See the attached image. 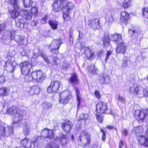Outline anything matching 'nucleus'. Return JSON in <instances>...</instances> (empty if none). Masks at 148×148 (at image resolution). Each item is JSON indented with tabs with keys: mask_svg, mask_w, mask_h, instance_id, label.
I'll return each instance as SVG.
<instances>
[{
	"mask_svg": "<svg viewBox=\"0 0 148 148\" xmlns=\"http://www.w3.org/2000/svg\"><path fill=\"white\" fill-rule=\"evenodd\" d=\"M26 112L24 110H19L17 111V114L18 115V116H16V117L19 118V120L22 119V117L25 116L26 114Z\"/></svg>",
	"mask_w": 148,
	"mask_h": 148,
	"instance_id": "obj_37",
	"label": "nucleus"
},
{
	"mask_svg": "<svg viewBox=\"0 0 148 148\" xmlns=\"http://www.w3.org/2000/svg\"><path fill=\"white\" fill-rule=\"evenodd\" d=\"M68 138L66 135L62 134L61 136L58 137L57 140L51 143L47 146L46 148H59V146L58 142L60 143L62 145L65 144L67 142Z\"/></svg>",
	"mask_w": 148,
	"mask_h": 148,
	"instance_id": "obj_3",
	"label": "nucleus"
},
{
	"mask_svg": "<svg viewBox=\"0 0 148 148\" xmlns=\"http://www.w3.org/2000/svg\"><path fill=\"white\" fill-rule=\"evenodd\" d=\"M123 145V143L122 140L119 143V148H122V147Z\"/></svg>",
	"mask_w": 148,
	"mask_h": 148,
	"instance_id": "obj_60",
	"label": "nucleus"
},
{
	"mask_svg": "<svg viewBox=\"0 0 148 148\" xmlns=\"http://www.w3.org/2000/svg\"><path fill=\"white\" fill-rule=\"evenodd\" d=\"M75 90L76 91V94L77 95V100L78 101V103H77V108H78L80 104V101H81V99H80V94L79 93V90L77 88H75Z\"/></svg>",
	"mask_w": 148,
	"mask_h": 148,
	"instance_id": "obj_34",
	"label": "nucleus"
},
{
	"mask_svg": "<svg viewBox=\"0 0 148 148\" xmlns=\"http://www.w3.org/2000/svg\"><path fill=\"white\" fill-rule=\"evenodd\" d=\"M44 60L45 61L48 63L49 64V60L48 59V58L47 57H45L44 58Z\"/></svg>",
	"mask_w": 148,
	"mask_h": 148,
	"instance_id": "obj_61",
	"label": "nucleus"
},
{
	"mask_svg": "<svg viewBox=\"0 0 148 148\" xmlns=\"http://www.w3.org/2000/svg\"><path fill=\"white\" fill-rule=\"evenodd\" d=\"M111 38L113 41L117 44L123 42L121 36L119 34H115L112 35Z\"/></svg>",
	"mask_w": 148,
	"mask_h": 148,
	"instance_id": "obj_21",
	"label": "nucleus"
},
{
	"mask_svg": "<svg viewBox=\"0 0 148 148\" xmlns=\"http://www.w3.org/2000/svg\"><path fill=\"white\" fill-rule=\"evenodd\" d=\"M10 37V36L8 34H6L5 32H4L2 37V39L3 40H9Z\"/></svg>",
	"mask_w": 148,
	"mask_h": 148,
	"instance_id": "obj_45",
	"label": "nucleus"
},
{
	"mask_svg": "<svg viewBox=\"0 0 148 148\" xmlns=\"http://www.w3.org/2000/svg\"><path fill=\"white\" fill-rule=\"evenodd\" d=\"M9 95L8 89L6 87H2L0 88V96H6Z\"/></svg>",
	"mask_w": 148,
	"mask_h": 148,
	"instance_id": "obj_29",
	"label": "nucleus"
},
{
	"mask_svg": "<svg viewBox=\"0 0 148 148\" xmlns=\"http://www.w3.org/2000/svg\"><path fill=\"white\" fill-rule=\"evenodd\" d=\"M107 127L109 130L113 129L114 128V127L113 126L110 125H107Z\"/></svg>",
	"mask_w": 148,
	"mask_h": 148,
	"instance_id": "obj_59",
	"label": "nucleus"
},
{
	"mask_svg": "<svg viewBox=\"0 0 148 148\" xmlns=\"http://www.w3.org/2000/svg\"><path fill=\"white\" fill-rule=\"evenodd\" d=\"M49 24L53 29H56L58 28V22L54 20H49Z\"/></svg>",
	"mask_w": 148,
	"mask_h": 148,
	"instance_id": "obj_31",
	"label": "nucleus"
},
{
	"mask_svg": "<svg viewBox=\"0 0 148 148\" xmlns=\"http://www.w3.org/2000/svg\"><path fill=\"white\" fill-rule=\"evenodd\" d=\"M122 134L124 136H126L127 135L128 130L125 129H124L122 132Z\"/></svg>",
	"mask_w": 148,
	"mask_h": 148,
	"instance_id": "obj_52",
	"label": "nucleus"
},
{
	"mask_svg": "<svg viewBox=\"0 0 148 148\" xmlns=\"http://www.w3.org/2000/svg\"><path fill=\"white\" fill-rule=\"evenodd\" d=\"M110 41L109 36L108 34L104 35L103 37V42L105 47L110 46Z\"/></svg>",
	"mask_w": 148,
	"mask_h": 148,
	"instance_id": "obj_27",
	"label": "nucleus"
},
{
	"mask_svg": "<svg viewBox=\"0 0 148 148\" xmlns=\"http://www.w3.org/2000/svg\"><path fill=\"white\" fill-rule=\"evenodd\" d=\"M49 133V130L47 129H45L43 130L41 132V136L44 138H47L48 134Z\"/></svg>",
	"mask_w": 148,
	"mask_h": 148,
	"instance_id": "obj_40",
	"label": "nucleus"
},
{
	"mask_svg": "<svg viewBox=\"0 0 148 148\" xmlns=\"http://www.w3.org/2000/svg\"><path fill=\"white\" fill-rule=\"evenodd\" d=\"M6 1L9 3L11 4L12 6L15 9H19L18 5L17 3V0H5Z\"/></svg>",
	"mask_w": 148,
	"mask_h": 148,
	"instance_id": "obj_26",
	"label": "nucleus"
},
{
	"mask_svg": "<svg viewBox=\"0 0 148 148\" xmlns=\"http://www.w3.org/2000/svg\"><path fill=\"white\" fill-rule=\"evenodd\" d=\"M106 20L110 22H112L114 21V17L112 14L108 15V16L106 17Z\"/></svg>",
	"mask_w": 148,
	"mask_h": 148,
	"instance_id": "obj_43",
	"label": "nucleus"
},
{
	"mask_svg": "<svg viewBox=\"0 0 148 148\" xmlns=\"http://www.w3.org/2000/svg\"><path fill=\"white\" fill-rule=\"evenodd\" d=\"M60 44L58 40H53L48 46V49L52 53H58L59 52L58 49L60 46Z\"/></svg>",
	"mask_w": 148,
	"mask_h": 148,
	"instance_id": "obj_7",
	"label": "nucleus"
},
{
	"mask_svg": "<svg viewBox=\"0 0 148 148\" xmlns=\"http://www.w3.org/2000/svg\"><path fill=\"white\" fill-rule=\"evenodd\" d=\"M5 79L4 77L3 76H1L0 77V83H2L4 82Z\"/></svg>",
	"mask_w": 148,
	"mask_h": 148,
	"instance_id": "obj_57",
	"label": "nucleus"
},
{
	"mask_svg": "<svg viewBox=\"0 0 148 148\" xmlns=\"http://www.w3.org/2000/svg\"><path fill=\"white\" fill-rule=\"evenodd\" d=\"M134 115L139 123L142 122L146 116H148V109L136 110Z\"/></svg>",
	"mask_w": 148,
	"mask_h": 148,
	"instance_id": "obj_5",
	"label": "nucleus"
},
{
	"mask_svg": "<svg viewBox=\"0 0 148 148\" xmlns=\"http://www.w3.org/2000/svg\"><path fill=\"white\" fill-rule=\"evenodd\" d=\"M143 16L146 18H148V8L142 9Z\"/></svg>",
	"mask_w": 148,
	"mask_h": 148,
	"instance_id": "obj_41",
	"label": "nucleus"
},
{
	"mask_svg": "<svg viewBox=\"0 0 148 148\" xmlns=\"http://www.w3.org/2000/svg\"><path fill=\"white\" fill-rule=\"evenodd\" d=\"M11 40L14 39L17 42H19L21 40V37L18 35H15L14 34H11L10 36Z\"/></svg>",
	"mask_w": 148,
	"mask_h": 148,
	"instance_id": "obj_39",
	"label": "nucleus"
},
{
	"mask_svg": "<svg viewBox=\"0 0 148 148\" xmlns=\"http://www.w3.org/2000/svg\"><path fill=\"white\" fill-rule=\"evenodd\" d=\"M39 91L40 89L39 87L37 86H34L31 88L29 92V94L31 95H33L35 94H38Z\"/></svg>",
	"mask_w": 148,
	"mask_h": 148,
	"instance_id": "obj_24",
	"label": "nucleus"
},
{
	"mask_svg": "<svg viewBox=\"0 0 148 148\" xmlns=\"http://www.w3.org/2000/svg\"><path fill=\"white\" fill-rule=\"evenodd\" d=\"M70 82L73 85L76 84L78 82L77 75L76 73H74L72 75L71 77L69 79Z\"/></svg>",
	"mask_w": 148,
	"mask_h": 148,
	"instance_id": "obj_25",
	"label": "nucleus"
},
{
	"mask_svg": "<svg viewBox=\"0 0 148 148\" xmlns=\"http://www.w3.org/2000/svg\"><path fill=\"white\" fill-rule=\"evenodd\" d=\"M112 52L110 51H107L106 56V58L105 62H106L107 61L108 58L110 56V55L111 54Z\"/></svg>",
	"mask_w": 148,
	"mask_h": 148,
	"instance_id": "obj_51",
	"label": "nucleus"
},
{
	"mask_svg": "<svg viewBox=\"0 0 148 148\" xmlns=\"http://www.w3.org/2000/svg\"><path fill=\"white\" fill-rule=\"evenodd\" d=\"M47 16H46L43 17L41 20V23L42 24H45L47 23Z\"/></svg>",
	"mask_w": 148,
	"mask_h": 148,
	"instance_id": "obj_50",
	"label": "nucleus"
},
{
	"mask_svg": "<svg viewBox=\"0 0 148 148\" xmlns=\"http://www.w3.org/2000/svg\"><path fill=\"white\" fill-rule=\"evenodd\" d=\"M24 134L25 135H28L29 134V127L27 125H25L23 129Z\"/></svg>",
	"mask_w": 148,
	"mask_h": 148,
	"instance_id": "obj_42",
	"label": "nucleus"
},
{
	"mask_svg": "<svg viewBox=\"0 0 148 148\" xmlns=\"http://www.w3.org/2000/svg\"><path fill=\"white\" fill-rule=\"evenodd\" d=\"M70 43L71 45H72L73 43V36H72L71 35L70 36V39H69Z\"/></svg>",
	"mask_w": 148,
	"mask_h": 148,
	"instance_id": "obj_58",
	"label": "nucleus"
},
{
	"mask_svg": "<svg viewBox=\"0 0 148 148\" xmlns=\"http://www.w3.org/2000/svg\"><path fill=\"white\" fill-rule=\"evenodd\" d=\"M57 65V63L56 62V60L55 61V60H53V64H52V65Z\"/></svg>",
	"mask_w": 148,
	"mask_h": 148,
	"instance_id": "obj_63",
	"label": "nucleus"
},
{
	"mask_svg": "<svg viewBox=\"0 0 148 148\" xmlns=\"http://www.w3.org/2000/svg\"><path fill=\"white\" fill-rule=\"evenodd\" d=\"M24 51H23L21 52L22 55H23L25 56H26L27 55V53H25L24 54Z\"/></svg>",
	"mask_w": 148,
	"mask_h": 148,
	"instance_id": "obj_64",
	"label": "nucleus"
},
{
	"mask_svg": "<svg viewBox=\"0 0 148 148\" xmlns=\"http://www.w3.org/2000/svg\"><path fill=\"white\" fill-rule=\"evenodd\" d=\"M32 77L33 79L38 82H41L45 79L44 74L40 71L32 72Z\"/></svg>",
	"mask_w": 148,
	"mask_h": 148,
	"instance_id": "obj_12",
	"label": "nucleus"
},
{
	"mask_svg": "<svg viewBox=\"0 0 148 148\" xmlns=\"http://www.w3.org/2000/svg\"><path fill=\"white\" fill-rule=\"evenodd\" d=\"M54 136L53 132L52 130H49V133L48 134L47 138L49 139L52 138Z\"/></svg>",
	"mask_w": 148,
	"mask_h": 148,
	"instance_id": "obj_47",
	"label": "nucleus"
},
{
	"mask_svg": "<svg viewBox=\"0 0 148 148\" xmlns=\"http://www.w3.org/2000/svg\"><path fill=\"white\" fill-rule=\"evenodd\" d=\"M18 108L14 106L11 107H8L6 108V111L5 113L9 115H12L15 116H18V114H17Z\"/></svg>",
	"mask_w": 148,
	"mask_h": 148,
	"instance_id": "obj_17",
	"label": "nucleus"
},
{
	"mask_svg": "<svg viewBox=\"0 0 148 148\" xmlns=\"http://www.w3.org/2000/svg\"><path fill=\"white\" fill-rule=\"evenodd\" d=\"M117 99L119 100L122 102L124 101V99L122 97H121L120 95H118Z\"/></svg>",
	"mask_w": 148,
	"mask_h": 148,
	"instance_id": "obj_56",
	"label": "nucleus"
},
{
	"mask_svg": "<svg viewBox=\"0 0 148 148\" xmlns=\"http://www.w3.org/2000/svg\"><path fill=\"white\" fill-rule=\"evenodd\" d=\"M90 142V135L86 132L82 131L78 138V144L81 146L85 147L88 145Z\"/></svg>",
	"mask_w": 148,
	"mask_h": 148,
	"instance_id": "obj_2",
	"label": "nucleus"
},
{
	"mask_svg": "<svg viewBox=\"0 0 148 148\" xmlns=\"http://www.w3.org/2000/svg\"><path fill=\"white\" fill-rule=\"evenodd\" d=\"M74 7V5L73 3L69 2L63 8V17L64 21H67L70 19L71 18L69 16V13L71 12Z\"/></svg>",
	"mask_w": 148,
	"mask_h": 148,
	"instance_id": "obj_4",
	"label": "nucleus"
},
{
	"mask_svg": "<svg viewBox=\"0 0 148 148\" xmlns=\"http://www.w3.org/2000/svg\"><path fill=\"white\" fill-rule=\"evenodd\" d=\"M69 65V63L66 62H64L62 64V68L63 69H66L68 68Z\"/></svg>",
	"mask_w": 148,
	"mask_h": 148,
	"instance_id": "obj_49",
	"label": "nucleus"
},
{
	"mask_svg": "<svg viewBox=\"0 0 148 148\" xmlns=\"http://www.w3.org/2000/svg\"><path fill=\"white\" fill-rule=\"evenodd\" d=\"M100 131L102 133V139L104 141L106 139V132L103 129L101 128H100Z\"/></svg>",
	"mask_w": 148,
	"mask_h": 148,
	"instance_id": "obj_48",
	"label": "nucleus"
},
{
	"mask_svg": "<svg viewBox=\"0 0 148 148\" xmlns=\"http://www.w3.org/2000/svg\"><path fill=\"white\" fill-rule=\"evenodd\" d=\"M13 127L11 126H4L0 127V135L9 137L13 134Z\"/></svg>",
	"mask_w": 148,
	"mask_h": 148,
	"instance_id": "obj_9",
	"label": "nucleus"
},
{
	"mask_svg": "<svg viewBox=\"0 0 148 148\" xmlns=\"http://www.w3.org/2000/svg\"><path fill=\"white\" fill-rule=\"evenodd\" d=\"M107 110V107L106 103L100 102L97 105L96 110L98 113H104Z\"/></svg>",
	"mask_w": 148,
	"mask_h": 148,
	"instance_id": "obj_15",
	"label": "nucleus"
},
{
	"mask_svg": "<svg viewBox=\"0 0 148 148\" xmlns=\"http://www.w3.org/2000/svg\"><path fill=\"white\" fill-rule=\"evenodd\" d=\"M64 2L60 0H57L54 2L53 5V10L57 12L61 10L64 6Z\"/></svg>",
	"mask_w": 148,
	"mask_h": 148,
	"instance_id": "obj_14",
	"label": "nucleus"
},
{
	"mask_svg": "<svg viewBox=\"0 0 148 148\" xmlns=\"http://www.w3.org/2000/svg\"><path fill=\"white\" fill-rule=\"evenodd\" d=\"M98 79L100 80L101 84H107L109 82L110 78L108 75L105 74L101 75Z\"/></svg>",
	"mask_w": 148,
	"mask_h": 148,
	"instance_id": "obj_22",
	"label": "nucleus"
},
{
	"mask_svg": "<svg viewBox=\"0 0 148 148\" xmlns=\"http://www.w3.org/2000/svg\"><path fill=\"white\" fill-rule=\"evenodd\" d=\"M73 126L72 123L71 121L66 120L64 123H62L61 127L64 130L67 132H69Z\"/></svg>",
	"mask_w": 148,
	"mask_h": 148,
	"instance_id": "obj_20",
	"label": "nucleus"
},
{
	"mask_svg": "<svg viewBox=\"0 0 148 148\" xmlns=\"http://www.w3.org/2000/svg\"><path fill=\"white\" fill-rule=\"evenodd\" d=\"M87 69L88 72L93 74L94 75L96 73L97 69L94 65H91L90 66H88L87 68Z\"/></svg>",
	"mask_w": 148,
	"mask_h": 148,
	"instance_id": "obj_32",
	"label": "nucleus"
},
{
	"mask_svg": "<svg viewBox=\"0 0 148 148\" xmlns=\"http://www.w3.org/2000/svg\"><path fill=\"white\" fill-rule=\"evenodd\" d=\"M25 75L24 77L25 81L26 82L27 81H32V75L31 77L29 75L27 74L26 75Z\"/></svg>",
	"mask_w": 148,
	"mask_h": 148,
	"instance_id": "obj_46",
	"label": "nucleus"
},
{
	"mask_svg": "<svg viewBox=\"0 0 148 148\" xmlns=\"http://www.w3.org/2000/svg\"><path fill=\"white\" fill-rule=\"evenodd\" d=\"M24 6L27 8L28 7H31L33 2L30 0H23Z\"/></svg>",
	"mask_w": 148,
	"mask_h": 148,
	"instance_id": "obj_35",
	"label": "nucleus"
},
{
	"mask_svg": "<svg viewBox=\"0 0 148 148\" xmlns=\"http://www.w3.org/2000/svg\"><path fill=\"white\" fill-rule=\"evenodd\" d=\"M118 46L116 48V52L117 53L124 54L127 49V46L123 42L118 44Z\"/></svg>",
	"mask_w": 148,
	"mask_h": 148,
	"instance_id": "obj_16",
	"label": "nucleus"
},
{
	"mask_svg": "<svg viewBox=\"0 0 148 148\" xmlns=\"http://www.w3.org/2000/svg\"><path fill=\"white\" fill-rule=\"evenodd\" d=\"M15 10L13 11L11 13V16L13 18H15L18 17L20 14V12L17 9H15Z\"/></svg>",
	"mask_w": 148,
	"mask_h": 148,
	"instance_id": "obj_36",
	"label": "nucleus"
},
{
	"mask_svg": "<svg viewBox=\"0 0 148 148\" xmlns=\"http://www.w3.org/2000/svg\"><path fill=\"white\" fill-rule=\"evenodd\" d=\"M42 106L43 110H46L51 108L52 106V105L50 102H44L43 103Z\"/></svg>",
	"mask_w": 148,
	"mask_h": 148,
	"instance_id": "obj_30",
	"label": "nucleus"
},
{
	"mask_svg": "<svg viewBox=\"0 0 148 148\" xmlns=\"http://www.w3.org/2000/svg\"><path fill=\"white\" fill-rule=\"evenodd\" d=\"M81 47L80 49L82 51L84 49V52L88 60H91L95 57L94 52L90 49L88 47H86L84 43H82L80 44Z\"/></svg>",
	"mask_w": 148,
	"mask_h": 148,
	"instance_id": "obj_6",
	"label": "nucleus"
},
{
	"mask_svg": "<svg viewBox=\"0 0 148 148\" xmlns=\"http://www.w3.org/2000/svg\"><path fill=\"white\" fill-rule=\"evenodd\" d=\"M138 140L141 145L148 147V139L147 138L143 136H140L138 138Z\"/></svg>",
	"mask_w": 148,
	"mask_h": 148,
	"instance_id": "obj_23",
	"label": "nucleus"
},
{
	"mask_svg": "<svg viewBox=\"0 0 148 148\" xmlns=\"http://www.w3.org/2000/svg\"><path fill=\"white\" fill-rule=\"evenodd\" d=\"M130 91L131 94L135 96L141 98L143 97H148V90L144 88L139 85H134L130 88Z\"/></svg>",
	"mask_w": 148,
	"mask_h": 148,
	"instance_id": "obj_1",
	"label": "nucleus"
},
{
	"mask_svg": "<svg viewBox=\"0 0 148 148\" xmlns=\"http://www.w3.org/2000/svg\"><path fill=\"white\" fill-rule=\"evenodd\" d=\"M89 117V115L88 113L83 114L81 116L80 118L81 119L84 120L86 121L88 119Z\"/></svg>",
	"mask_w": 148,
	"mask_h": 148,
	"instance_id": "obj_44",
	"label": "nucleus"
},
{
	"mask_svg": "<svg viewBox=\"0 0 148 148\" xmlns=\"http://www.w3.org/2000/svg\"><path fill=\"white\" fill-rule=\"evenodd\" d=\"M121 16L120 20L122 25H126L129 19V14L125 11L121 12Z\"/></svg>",
	"mask_w": 148,
	"mask_h": 148,
	"instance_id": "obj_18",
	"label": "nucleus"
},
{
	"mask_svg": "<svg viewBox=\"0 0 148 148\" xmlns=\"http://www.w3.org/2000/svg\"><path fill=\"white\" fill-rule=\"evenodd\" d=\"M23 75L28 74L32 67V64L29 62L26 61L21 63L19 65Z\"/></svg>",
	"mask_w": 148,
	"mask_h": 148,
	"instance_id": "obj_10",
	"label": "nucleus"
},
{
	"mask_svg": "<svg viewBox=\"0 0 148 148\" xmlns=\"http://www.w3.org/2000/svg\"><path fill=\"white\" fill-rule=\"evenodd\" d=\"M88 25L90 28L95 30L99 29L101 26L100 20L98 18L89 20L88 22Z\"/></svg>",
	"mask_w": 148,
	"mask_h": 148,
	"instance_id": "obj_13",
	"label": "nucleus"
},
{
	"mask_svg": "<svg viewBox=\"0 0 148 148\" xmlns=\"http://www.w3.org/2000/svg\"><path fill=\"white\" fill-rule=\"evenodd\" d=\"M96 118L99 122H101L103 120L102 117L99 115H96Z\"/></svg>",
	"mask_w": 148,
	"mask_h": 148,
	"instance_id": "obj_54",
	"label": "nucleus"
},
{
	"mask_svg": "<svg viewBox=\"0 0 148 148\" xmlns=\"http://www.w3.org/2000/svg\"><path fill=\"white\" fill-rule=\"evenodd\" d=\"M73 30L72 29H70L69 30V36H70V35H71L72 36H73Z\"/></svg>",
	"mask_w": 148,
	"mask_h": 148,
	"instance_id": "obj_62",
	"label": "nucleus"
},
{
	"mask_svg": "<svg viewBox=\"0 0 148 148\" xmlns=\"http://www.w3.org/2000/svg\"><path fill=\"white\" fill-rule=\"evenodd\" d=\"M71 98V95L68 91L63 92L59 97L60 103H66Z\"/></svg>",
	"mask_w": 148,
	"mask_h": 148,
	"instance_id": "obj_11",
	"label": "nucleus"
},
{
	"mask_svg": "<svg viewBox=\"0 0 148 148\" xmlns=\"http://www.w3.org/2000/svg\"><path fill=\"white\" fill-rule=\"evenodd\" d=\"M61 84L60 82L57 81H52L47 88V91L49 93H54L59 91V87Z\"/></svg>",
	"mask_w": 148,
	"mask_h": 148,
	"instance_id": "obj_8",
	"label": "nucleus"
},
{
	"mask_svg": "<svg viewBox=\"0 0 148 148\" xmlns=\"http://www.w3.org/2000/svg\"><path fill=\"white\" fill-rule=\"evenodd\" d=\"M21 143L22 146L25 148H34V143H31L26 138L22 140Z\"/></svg>",
	"mask_w": 148,
	"mask_h": 148,
	"instance_id": "obj_19",
	"label": "nucleus"
},
{
	"mask_svg": "<svg viewBox=\"0 0 148 148\" xmlns=\"http://www.w3.org/2000/svg\"><path fill=\"white\" fill-rule=\"evenodd\" d=\"M131 0H124L123 5L124 8L130 7L131 6Z\"/></svg>",
	"mask_w": 148,
	"mask_h": 148,
	"instance_id": "obj_38",
	"label": "nucleus"
},
{
	"mask_svg": "<svg viewBox=\"0 0 148 148\" xmlns=\"http://www.w3.org/2000/svg\"><path fill=\"white\" fill-rule=\"evenodd\" d=\"M129 58L124 56V57L122 61V63L121 66L123 68H125L127 67H128V63L129 62Z\"/></svg>",
	"mask_w": 148,
	"mask_h": 148,
	"instance_id": "obj_33",
	"label": "nucleus"
},
{
	"mask_svg": "<svg viewBox=\"0 0 148 148\" xmlns=\"http://www.w3.org/2000/svg\"><path fill=\"white\" fill-rule=\"evenodd\" d=\"M23 15H22L24 18L28 20H31L32 18V14L28 12L27 11L23 10L21 11Z\"/></svg>",
	"mask_w": 148,
	"mask_h": 148,
	"instance_id": "obj_28",
	"label": "nucleus"
},
{
	"mask_svg": "<svg viewBox=\"0 0 148 148\" xmlns=\"http://www.w3.org/2000/svg\"><path fill=\"white\" fill-rule=\"evenodd\" d=\"M38 23V21L36 20H35L32 21L31 23V25L32 26H35Z\"/></svg>",
	"mask_w": 148,
	"mask_h": 148,
	"instance_id": "obj_55",
	"label": "nucleus"
},
{
	"mask_svg": "<svg viewBox=\"0 0 148 148\" xmlns=\"http://www.w3.org/2000/svg\"><path fill=\"white\" fill-rule=\"evenodd\" d=\"M95 96L98 99L100 97V93L97 90H96L95 91Z\"/></svg>",
	"mask_w": 148,
	"mask_h": 148,
	"instance_id": "obj_53",
	"label": "nucleus"
}]
</instances>
